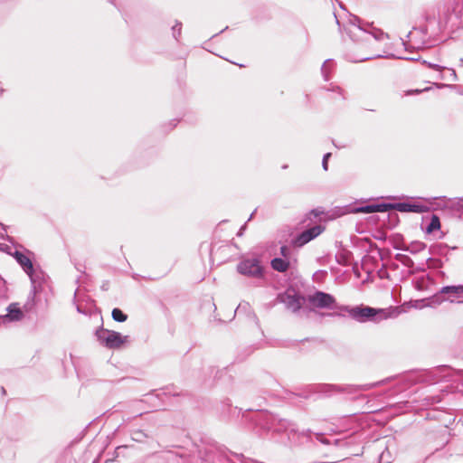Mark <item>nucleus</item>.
Here are the masks:
<instances>
[{
  "instance_id": "1",
  "label": "nucleus",
  "mask_w": 463,
  "mask_h": 463,
  "mask_svg": "<svg viewBox=\"0 0 463 463\" xmlns=\"http://www.w3.org/2000/svg\"><path fill=\"white\" fill-rule=\"evenodd\" d=\"M255 420L261 436L285 435L290 446H300L311 439L310 430L299 431L295 423L280 419L274 414L259 412L256 414Z\"/></svg>"
},
{
  "instance_id": "2",
  "label": "nucleus",
  "mask_w": 463,
  "mask_h": 463,
  "mask_svg": "<svg viewBox=\"0 0 463 463\" xmlns=\"http://www.w3.org/2000/svg\"><path fill=\"white\" fill-rule=\"evenodd\" d=\"M346 33L354 41L363 40L373 44L389 39L388 33L373 27L371 24L363 22L358 16L348 13V26H345Z\"/></svg>"
},
{
  "instance_id": "3",
  "label": "nucleus",
  "mask_w": 463,
  "mask_h": 463,
  "mask_svg": "<svg viewBox=\"0 0 463 463\" xmlns=\"http://www.w3.org/2000/svg\"><path fill=\"white\" fill-rule=\"evenodd\" d=\"M339 309L347 312L353 319L362 323L366 321L380 322L383 319L394 318L401 313L397 307L374 308L369 306L360 305L352 307L341 306Z\"/></svg>"
},
{
  "instance_id": "4",
  "label": "nucleus",
  "mask_w": 463,
  "mask_h": 463,
  "mask_svg": "<svg viewBox=\"0 0 463 463\" xmlns=\"http://www.w3.org/2000/svg\"><path fill=\"white\" fill-rule=\"evenodd\" d=\"M437 27L441 30L452 20L453 17H463V0H450L439 7Z\"/></svg>"
},
{
  "instance_id": "5",
  "label": "nucleus",
  "mask_w": 463,
  "mask_h": 463,
  "mask_svg": "<svg viewBox=\"0 0 463 463\" xmlns=\"http://www.w3.org/2000/svg\"><path fill=\"white\" fill-rule=\"evenodd\" d=\"M382 382L363 385H334V384H317L312 386V390L316 393H320L325 396H329L333 392H346L348 393H355L361 391H368L375 386H378Z\"/></svg>"
},
{
  "instance_id": "6",
  "label": "nucleus",
  "mask_w": 463,
  "mask_h": 463,
  "mask_svg": "<svg viewBox=\"0 0 463 463\" xmlns=\"http://www.w3.org/2000/svg\"><path fill=\"white\" fill-rule=\"evenodd\" d=\"M95 335L98 341L108 349H119L127 341L128 336L120 333L109 330L100 326L96 330Z\"/></svg>"
},
{
  "instance_id": "7",
  "label": "nucleus",
  "mask_w": 463,
  "mask_h": 463,
  "mask_svg": "<svg viewBox=\"0 0 463 463\" xmlns=\"http://www.w3.org/2000/svg\"><path fill=\"white\" fill-rule=\"evenodd\" d=\"M427 33L428 25L421 26L419 29L413 28V30L407 34L409 41L405 42L402 40V43L405 47V50H408L409 44H411V47L415 49L430 47L426 40Z\"/></svg>"
},
{
  "instance_id": "8",
  "label": "nucleus",
  "mask_w": 463,
  "mask_h": 463,
  "mask_svg": "<svg viewBox=\"0 0 463 463\" xmlns=\"http://www.w3.org/2000/svg\"><path fill=\"white\" fill-rule=\"evenodd\" d=\"M12 255L17 263L22 267L23 270L29 276L32 284H37L40 280V276L33 268V264L31 259L20 250H14V252L8 251Z\"/></svg>"
},
{
  "instance_id": "9",
  "label": "nucleus",
  "mask_w": 463,
  "mask_h": 463,
  "mask_svg": "<svg viewBox=\"0 0 463 463\" xmlns=\"http://www.w3.org/2000/svg\"><path fill=\"white\" fill-rule=\"evenodd\" d=\"M309 302L317 308L335 309L341 307L337 306L335 298L329 293L316 291L309 296Z\"/></svg>"
},
{
  "instance_id": "10",
  "label": "nucleus",
  "mask_w": 463,
  "mask_h": 463,
  "mask_svg": "<svg viewBox=\"0 0 463 463\" xmlns=\"http://www.w3.org/2000/svg\"><path fill=\"white\" fill-rule=\"evenodd\" d=\"M239 273L253 278H260L263 274V269L257 259H247L241 261L237 266Z\"/></svg>"
},
{
  "instance_id": "11",
  "label": "nucleus",
  "mask_w": 463,
  "mask_h": 463,
  "mask_svg": "<svg viewBox=\"0 0 463 463\" xmlns=\"http://www.w3.org/2000/svg\"><path fill=\"white\" fill-rule=\"evenodd\" d=\"M202 459L206 463H225L229 460L227 453L222 448L213 445L204 448Z\"/></svg>"
},
{
  "instance_id": "12",
  "label": "nucleus",
  "mask_w": 463,
  "mask_h": 463,
  "mask_svg": "<svg viewBox=\"0 0 463 463\" xmlns=\"http://www.w3.org/2000/svg\"><path fill=\"white\" fill-rule=\"evenodd\" d=\"M278 301L283 303L287 309L292 313H298L303 304V298L297 294L282 293L278 296Z\"/></svg>"
},
{
  "instance_id": "13",
  "label": "nucleus",
  "mask_w": 463,
  "mask_h": 463,
  "mask_svg": "<svg viewBox=\"0 0 463 463\" xmlns=\"http://www.w3.org/2000/svg\"><path fill=\"white\" fill-rule=\"evenodd\" d=\"M444 294L448 295V297L441 299V301L447 300L453 303L456 298H461L462 300H458V303H463V285L444 286L439 289V293L434 296V298H438L439 295Z\"/></svg>"
},
{
  "instance_id": "14",
  "label": "nucleus",
  "mask_w": 463,
  "mask_h": 463,
  "mask_svg": "<svg viewBox=\"0 0 463 463\" xmlns=\"http://www.w3.org/2000/svg\"><path fill=\"white\" fill-rule=\"evenodd\" d=\"M325 228L322 225H315L305 230L294 240L295 245L301 247L320 235Z\"/></svg>"
},
{
  "instance_id": "15",
  "label": "nucleus",
  "mask_w": 463,
  "mask_h": 463,
  "mask_svg": "<svg viewBox=\"0 0 463 463\" xmlns=\"http://www.w3.org/2000/svg\"><path fill=\"white\" fill-rule=\"evenodd\" d=\"M6 311L7 313L5 315L1 316V317H3V322H18L24 317V311L17 302L11 303L6 307Z\"/></svg>"
},
{
  "instance_id": "16",
  "label": "nucleus",
  "mask_w": 463,
  "mask_h": 463,
  "mask_svg": "<svg viewBox=\"0 0 463 463\" xmlns=\"http://www.w3.org/2000/svg\"><path fill=\"white\" fill-rule=\"evenodd\" d=\"M391 210H396L402 213H420L425 211V207L420 204L410 203H390Z\"/></svg>"
},
{
  "instance_id": "17",
  "label": "nucleus",
  "mask_w": 463,
  "mask_h": 463,
  "mask_svg": "<svg viewBox=\"0 0 463 463\" xmlns=\"http://www.w3.org/2000/svg\"><path fill=\"white\" fill-rule=\"evenodd\" d=\"M391 210L390 203H378V204H369L365 206H361L356 208V213H385Z\"/></svg>"
},
{
  "instance_id": "18",
  "label": "nucleus",
  "mask_w": 463,
  "mask_h": 463,
  "mask_svg": "<svg viewBox=\"0 0 463 463\" xmlns=\"http://www.w3.org/2000/svg\"><path fill=\"white\" fill-rule=\"evenodd\" d=\"M37 291L38 289L36 284H32V288L28 294L27 299L22 307L24 313H31L34 310L36 306L35 298Z\"/></svg>"
},
{
  "instance_id": "19",
  "label": "nucleus",
  "mask_w": 463,
  "mask_h": 463,
  "mask_svg": "<svg viewBox=\"0 0 463 463\" xmlns=\"http://www.w3.org/2000/svg\"><path fill=\"white\" fill-rule=\"evenodd\" d=\"M395 249L409 251L411 254H417L426 248V244L421 241H412L409 244L394 246Z\"/></svg>"
},
{
  "instance_id": "20",
  "label": "nucleus",
  "mask_w": 463,
  "mask_h": 463,
  "mask_svg": "<svg viewBox=\"0 0 463 463\" xmlns=\"http://www.w3.org/2000/svg\"><path fill=\"white\" fill-rule=\"evenodd\" d=\"M448 370L447 366H439L428 373L429 379L426 382L435 383L445 379L444 373Z\"/></svg>"
},
{
  "instance_id": "21",
  "label": "nucleus",
  "mask_w": 463,
  "mask_h": 463,
  "mask_svg": "<svg viewBox=\"0 0 463 463\" xmlns=\"http://www.w3.org/2000/svg\"><path fill=\"white\" fill-rule=\"evenodd\" d=\"M375 58H397V59H404V60H411V61H417L418 60V58H415V57L395 56L394 54H391V53L388 54V53H386V52H383V54L375 53V54H372L371 56L363 57V58H360L358 60H354V62L364 61H368V60H372V59H375Z\"/></svg>"
},
{
  "instance_id": "22",
  "label": "nucleus",
  "mask_w": 463,
  "mask_h": 463,
  "mask_svg": "<svg viewBox=\"0 0 463 463\" xmlns=\"http://www.w3.org/2000/svg\"><path fill=\"white\" fill-rule=\"evenodd\" d=\"M271 268L279 272H285L289 267V261L282 258H274L270 262Z\"/></svg>"
},
{
  "instance_id": "23",
  "label": "nucleus",
  "mask_w": 463,
  "mask_h": 463,
  "mask_svg": "<svg viewBox=\"0 0 463 463\" xmlns=\"http://www.w3.org/2000/svg\"><path fill=\"white\" fill-rule=\"evenodd\" d=\"M440 228V221L439 218L433 214L425 228L426 233H432L434 231L439 230Z\"/></svg>"
},
{
  "instance_id": "24",
  "label": "nucleus",
  "mask_w": 463,
  "mask_h": 463,
  "mask_svg": "<svg viewBox=\"0 0 463 463\" xmlns=\"http://www.w3.org/2000/svg\"><path fill=\"white\" fill-rule=\"evenodd\" d=\"M394 259L405 267L410 269L414 268V262L408 255L397 253L395 254Z\"/></svg>"
},
{
  "instance_id": "25",
  "label": "nucleus",
  "mask_w": 463,
  "mask_h": 463,
  "mask_svg": "<svg viewBox=\"0 0 463 463\" xmlns=\"http://www.w3.org/2000/svg\"><path fill=\"white\" fill-rule=\"evenodd\" d=\"M112 318L117 322H125L128 319V316L119 308H114L111 313Z\"/></svg>"
},
{
  "instance_id": "26",
  "label": "nucleus",
  "mask_w": 463,
  "mask_h": 463,
  "mask_svg": "<svg viewBox=\"0 0 463 463\" xmlns=\"http://www.w3.org/2000/svg\"><path fill=\"white\" fill-rule=\"evenodd\" d=\"M427 280H428V279H426L425 277H420V278L416 279L414 281L415 288L418 290H423L427 286Z\"/></svg>"
},
{
  "instance_id": "27",
  "label": "nucleus",
  "mask_w": 463,
  "mask_h": 463,
  "mask_svg": "<svg viewBox=\"0 0 463 463\" xmlns=\"http://www.w3.org/2000/svg\"><path fill=\"white\" fill-rule=\"evenodd\" d=\"M147 435L140 430H135L132 433V439L137 442H142L145 438H146Z\"/></svg>"
},
{
  "instance_id": "28",
  "label": "nucleus",
  "mask_w": 463,
  "mask_h": 463,
  "mask_svg": "<svg viewBox=\"0 0 463 463\" xmlns=\"http://www.w3.org/2000/svg\"><path fill=\"white\" fill-rule=\"evenodd\" d=\"M446 248H447V246L443 245L441 243L435 244L430 247V251L431 254L441 253L444 250H446Z\"/></svg>"
},
{
  "instance_id": "29",
  "label": "nucleus",
  "mask_w": 463,
  "mask_h": 463,
  "mask_svg": "<svg viewBox=\"0 0 463 463\" xmlns=\"http://www.w3.org/2000/svg\"><path fill=\"white\" fill-rule=\"evenodd\" d=\"M181 29H182V24L177 22L175 25L173 26V36L175 40H178L179 36L181 35Z\"/></svg>"
},
{
  "instance_id": "30",
  "label": "nucleus",
  "mask_w": 463,
  "mask_h": 463,
  "mask_svg": "<svg viewBox=\"0 0 463 463\" xmlns=\"http://www.w3.org/2000/svg\"><path fill=\"white\" fill-rule=\"evenodd\" d=\"M335 259L337 263L341 265H347L348 264V258L345 253H338L335 255Z\"/></svg>"
},
{
  "instance_id": "31",
  "label": "nucleus",
  "mask_w": 463,
  "mask_h": 463,
  "mask_svg": "<svg viewBox=\"0 0 463 463\" xmlns=\"http://www.w3.org/2000/svg\"><path fill=\"white\" fill-rule=\"evenodd\" d=\"M331 62V60H326L322 67H321V71H322V74H323V77L325 79V80H329V76H328V73H327V66L328 64Z\"/></svg>"
},
{
  "instance_id": "32",
  "label": "nucleus",
  "mask_w": 463,
  "mask_h": 463,
  "mask_svg": "<svg viewBox=\"0 0 463 463\" xmlns=\"http://www.w3.org/2000/svg\"><path fill=\"white\" fill-rule=\"evenodd\" d=\"M426 262L428 264V267H433V268H437V267H439L441 262L439 260H437V259H433V258H428L426 260Z\"/></svg>"
},
{
  "instance_id": "33",
  "label": "nucleus",
  "mask_w": 463,
  "mask_h": 463,
  "mask_svg": "<svg viewBox=\"0 0 463 463\" xmlns=\"http://www.w3.org/2000/svg\"><path fill=\"white\" fill-rule=\"evenodd\" d=\"M323 213V211L319 210V209H313L311 210L308 214H307V218L309 220H312V218H317L319 217L321 214Z\"/></svg>"
},
{
  "instance_id": "34",
  "label": "nucleus",
  "mask_w": 463,
  "mask_h": 463,
  "mask_svg": "<svg viewBox=\"0 0 463 463\" xmlns=\"http://www.w3.org/2000/svg\"><path fill=\"white\" fill-rule=\"evenodd\" d=\"M316 439L322 444H325V445L331 444V440L329 439L325 438L322 433H316Z\"/></svg>"
},
{
  "instance_id": "35",
  "label": "nucleus",
  "mask_w": 463,
  "mask_h": 463,
  "mask_svg": "<svg viewBox=\"0 0 463 463\" xmlns=\"http://www.w3.org/2000/svg\"><path fill=\"white\" fill-rule=\"evenodd\" d=\"M330 156H331V153H326L323 156L322 167L325 171H327V169H328V159L330 158Z\"/></svg>"
},
{
  "instance_id": "36",
  "label": "nucleus",
  "mask_w": 463,
  "mask_h": 463,
  "mask_svg": "<svg viewBox=\"0 0 463 463\" xmlns=\"http://www.w3.org/2000/svg\"><path fill=\"white\" fill-rule=\"evenodd\" d=\"M423 63L426 64L429 68L439 71H441L444 69V67H441L435 63L428 62L426 61H423Z\"/></svg>"
},
{
  "instance_id": "37",
  "label": "nucleus",
  "mask_w": 463,
  "mask_h": 463,
  "mask_svg": "<svg viewBox=\"0 0 463 463\" xmlns=\"http://www.w3.org/2000/svg\"><path fill=\"white\" fill-rule=\"evenodd\" d=\"M424 20L426 21L427 24H430L432 22L435 21L434 14H430V12L427 11L424 14Z\"/></svg>"
},
{
  "instance_id": "38",
  "label": "nucleus",
  "mask_w": 463,
  "mask_h": 463,
  "mask_svg": "<svg viewBox=\"0 0 463 463\" xmlns=\"http://www.w3.org/2000/svg\"><path fill=\"white\" fill-rule=\"evenodd\" d=\"M412 269L410 271L411 274H414L416 272H420L425 270L424 264L419 265L417 267L411 268Z\"/></svg>"
},
{
  "instance_id": "39",
  "label": "nucleus",
  "mask_w": 463,
  "mask_h": 463,
  "mask_svg": "<svg viewBox=\"0 0 463 463\" xmlns=\"http://www.w3.org/2000/svg\"><path fill=\"white\" fill-rule=\"evenodd\" d=\"M289 251L290 250L287 246L280 247V253L286 260H287L288 256L289 255Z\"/></svg>"
},
{
  "instance_id": "40",
  "label": "nucleus",
  "mask_w": 463,
  "mask_h": 463,
  "mask_svg": "<svg viewBox=\"0 0 463 463\" xmlns=\"http://www.w3.org/2000/svg\"><path fill=\"white\" fill-rule=\"evenodd\" d=\"M331 90H333V91L337 90L338 93L343 97V99H345V97H344V90L340 87H338V86L333 87L331 89Z\"/></svg>"
},
{
  "instance_id": "41",
  "label": "nucleus",
  "mask_w": 463,
  "mask_h": 463,
  "mask_svg": "<svg viewBox=\"0 0 463 463\" xmlns=\"http://www.w3.org/2000/svg\"><path fill=\"white\" fill-rule=\"evenodd\" d=\"M450 71V76L452 78V80H457V74H456V71L452 69L449 70Z\"/></svg>"
},
{
  "instance_id": "42",
  "label": "nucleus",
  "mask_w": 463,
  "mask_h": 463,
  "mask_svg": "<svg viewBox=\"0 0 463 463\" xmlns=\"http://www.w3.org/2000/svg\"><path fill=\"white\" fill-rule=\"evenodd\" d=\"M246 228V224H244L243 226H241V228L240 229V231L238 232L237 235L238 236H241L243 234V232Z\"/></svg>"
},
{
  "instance_id": "43",
  "label": "nucleus",
  "mask_w": 463,
  "mask_h": 463,
  "mask_svg": "<svg viewBox=\"0 0 463 463\" xmlns=\"http://www.w3.org/2000/svg\"><path fill=\"white\" fill-rule=\"evenodd\" d=\"M328 316H330V317H342L343 315L341 313L335 312V313L328 314Z\"/></svg>"
},
{
  "instance_id": "44",
  "label": "nucleus",
  "mask_w": 463,
  "mask_h": 463,
  "mask_svg": "<svg viewBox=\"0 0 463 463\" xmlns=\"http://www.w3.org/2000/svg\"><path fill=\"white\" fill-rule=\"evenodd\" d=\"M335 22H336L337 25L339 26V29H341L340 22L335 14Z\"/></svg>"
},
{
  "instance_id": "45",
  "label": "nucleus",
  "mask_w": 463,
  "mask_h": 463,
  "mask_svg": "<svg viewBox=\"0 0 463 463\" xmlns=\"http://www.w3.org/2000/svg\"><path fill=\"white\" fill-rule=\"evenodd\" d=\"M77 311H78L79 313H83V314H85V312L81 309V307H80V306H77Z\"/></svg>"
},
{
  "instance_id": "46",
  "label": "nucleus",
  "mask_w": 463,
  "mask_h": 463,
  "mask_svg": "<svg viewBox=\"0 0 463 463\" xmlns=\"http://www.w3.org/2000/svg\"><path fill=\"white\" fill-rule=\"evenodd\" d=\"M253 214H254V213H252L250 214V218H249V220H248V221H250L251 218H253Z\"/></svg>"
},
{
  "instance_id": "47",
  "label": "nucleus",
  "mask_w": 463,
  "mask_h": 463,
  "mask_svg": "<svg viewBox=\"0 0 463 463\" xmlns=\"http://www.w3.org/2000/svg\"><path fill=\"white\" fill-rule=\"evenodd\" d=\"M7 241H11L12 239L10 237L7 236Z\"/></svg>"
},
{
  "instance_id": "48",
  "label": "nucleus",
  "mask_w": 463,
  "mask_h": 463,
  "mask_svg": "<svg viewBox=\"0 0 463 463\" xmlns=\"http://www.w3.org/2000/svg\"><path fill=\"white\" fill-rule=\"evenodd\" d=\"M5 388H2L1 392H4V393H5Z\"/></svg>"
},
{
  "instance_id": "49",
  "label": "nucleus",
  "mask_w": 463,
  "mask_h": 463,
  "mask_svg": "<svg viewBox=\"0 0 463 463\" xmlns=\"http://www.w3.org/2000/svg\"><path fill=\"white\" fill-rule=\"evenodd\" d=\"M5 388H2L1 392H4V393H5Z\"/></svg>"
},
{
  "instance_id": "50",
  "label": "nucleus",
  "mask_w": 463,
  "mask_h": 463,
  "mask_svg": "<svg viewBox=\"0 0 463 463\" xmlns=\"http://www.w3.org/2000/svg\"><path fill=\"white\" fill-rule=\"evenodd\" d=\"M460 62L463 64V59H460Z\"/></svg>"
}]
</instances>
